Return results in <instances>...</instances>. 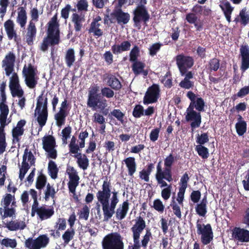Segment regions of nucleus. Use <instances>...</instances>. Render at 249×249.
<instances>
[{"mask_svg":"<svg viewBox=\"0 0 249 249\" xmlns=\"http://www.w3.org/2000/svg\"><path fill=\"white\" fill-rule=\"evenodd\" d=\"M191 102L186 109L185 120L187 122H192L190 124L192 131L200 126L201 123L200 112L204 110L205 102L201 97H196V94L189 91L186 95Z\"/></svg>","mask_w":249,"mask_h":249,"instance_id":"1","label":"nucleus"},{"mask_svg":"<svg viewBox=\"0 0 249 249\" xmlns=\"http://www.w3.org/2000/svg\"><path fill=\"white\" fill-rule=\"evenodd\" d=\"M47 24V36L43 38L40 46V50L43 52L47 51L49 45L54 46L60 42L59 24L56 14L52 18Z\"/></svg>","mask_w":249,"mask_h":249,"instance_id":"2","label":"nucleus"},{"mask_svg":"<svg viewBox=\"0 0 249 249\" xmlns=\"http://www.w3.org/2000/svg\"><path fill=\"white\" fill-rule=\"evenodd\" d=\"M99 87L97 85L92 86L89 89L88 93L87 106L89 107L95 108L96 107L104 109L107 107V101L102 98L101 94L98 93Z\"/></svg>","mask_w":249,"mask_h":249,"instance_id":"3","label":"nucleus"},{"mask_svg":"<svg viewBox=\"0 0 249 249\" xmlns=\"http://www.w3.org/2000/svg\"><path fill=\"white\" fill-rule=\"evenodd\" d=\"M37 69L31 63L25 64L22 71V74L24 78L25 83L31 89L35 88L38 83Z\"/></svg>","mask_w":249,"mask_h":249,"instance_id":"4","label":"nucleus"},{"mask_svg":"<svg viewBox=\"0 0 249 249\" xmlns=\"http://www.w3.org/2000/svg\"><path fill=\"white\" fill-rule=\"evenodd\" d=\"M103 249H124V244L120 234L117 232L109 233L102 241Z\"/></svg>","mask_w":249,"mask_h":249,"instance_id":"5","label":"nucleus"},{"mask_svg":"<svg viewBox=\"0 0 249 249\" xmlns=\"http://www.w3.org/2000/svg\"><path fill=\"white\" fill-rule=\"evenodd\" d=\"M112 192L111 183L110 181H108L107 179H106L103 182L101 189L99 190L96 193L97 199L102 205L103 212L105 211V208L107 205L108 202H109Z\"/></svg>","mask_w":249,"mask_h":249,"instance_id":"6","label":"nucleus"},{"mask_svg":"<svg viewBox=\"0 0 249 249\" xmlns=\"http://www.w3.org/2000/svg\"><path fill=\"white\" fill-rule=\"evenodd\" d=\"M197 233L200 235V240L203 245L210 244L213 240V233L210 224H201L197 220L196 224Z\"/></svg>","mask_w":249,"mask_h":249,"instance_id":"7","label":"nucleus"},{"mask_svg":"<svg viewBox=\"0 0 249 249\" xmlns=\"http://www.w3.org/2000/svg\"><path fill=\"white\" fill-rule=\"evenodd\" d=\"M145 227L146 223L143 218L141 216L137 217L135 220V224L131 228L134 242L132 249H140L142 246L140 243V237Z\"/></svg>","mask_w":249,"mask_h":249,"instance_id":"8","label":"nucleus"},{"mask_svg":"<svg viewBox=\"0 0 249 249\" xmlns=\"http://www.w3.org/2000/svg\"><path fill=\"white\" fill-rule=\"evenodd\" d=\"M50 242L46 234L39 235L36 239L29 237L25 241V246L28 249H40L46 247Z\"/></svg>","mask_w":249,"mask_h":249,"instance_id":"9","label":"nucleus"},{"mask_svg":"<svg viewBox=\"0 0 249 249\" xmlns=\"http://www.w3.org/2000/svg\"><path fill=\"white\" fill-rule=\"evenodd\" d=\"M133 21L136 26L141 22L146 23L150 19V16L145 5L137 6L133 11Z\"/></svg>","mask_w":249,"mask_h":249,"instance_id":"10","label":"nucleus"},{"mask_svg":"<svg viewBox=\"0 0 249 249\" xmlns=\"http://www.w3.org/2000/svg\"><path fill=\"white\" fill-rule=\"evenodd\" d=\"M176 60L178 67L182 76L185 75L188 69H190L194 64L192 57L183 54L177 55Z\"/></svg>","mask_w":249,"mask_h":249,"instance_id":"11","label":"nucleus"},{"mask_svg":"<svg viewBox=\"0 0 249 249\" xmlns=\"http://www.w3.org/2000/svg\"><path fill=\"white\" fill-rule=\"evenodd\" d=\"M160 96V89L159 85L153 84L146 91L143 99L144 105L156 103Z\"/></svg>","mask_w":249,"mask_h":249,"instance_id":"12","label":"nucleus"},{"mask_svg":"<svg viewBox=\"0 0 249 249\" xmlns=\"http://www.w3.org/2000/svg\"><path fill=\"white\" fill-rule=\"evenodd\" d=\"M9 89L13 97H22L24 95V91L19 84L18 76L16 72H13L10 79Z\"/></svg>","mask_w":249,"mask_h":249,"instance_id":"13","label":"nucleus"},{"mask_svg":"<svg viewBox=\"0 0 249 249\" xmlns=\"http://www.w3.org/2000/svg\"><path fill=\"white\" fill-rule=\"evenodd\" d=\"M157 171L155 174L156 179L158 184L160 185V187H168L169 185L165 181L169 182L173 180L172 174L163 173L161 171V161H160L156 167Z\"/></svg>","mask_w":249,"mask_h":249,"instance_id":"14","label":"nucleus"},{"mask_svg":"<svg viewBox=\"0 0 249 249\" xmlns=\"http://www.w3.org/2000/svg\"><path fill=\"white\" fill-rule=\"evenodd\" d=\"M112 194L110 203L109 204V202H108L105 208V211L103 213L104 221H107L112 217L115 213V209L119 201L118 197V192L114 191L112 192Z\"/></svg>","mask_w":249,"mask_h":249,"instance_id":"15","label":"nucleus"},{"mask_svg":"<svg viewBox=\"0 0 249 249\" xmlns=\"http://www.w3.org/2000/svg\"><path fill=\"white\" fill-rule=\"evenodd\" d=\"M111 18L109 20L113 22L112 19H116L117 22L120 25L126 24L129 21L130 16L127 12H124L122 8H115L110 14Z\"/></svg>","mask_w":249,"mask_h":249,"instance_id":"16","label":"nucleus"},{"mask_svg":"<svg viewBox=\"0 0 249 249\" xmlns=\"http://www.w3.org/2000/svg\"><path fill=\"white\" fill-rule=\"evenodd\" d=\"M16 58V55L13 52H9L2 61V67L7 76H9L14 71Z\"/></svg>","mask_w":249,"mask_h":249,"instance_id":"17","label":"nucleus"},{"mask_svg":"<svg viewBox=\"0 0 249 249\" xmlns=\"http://www.w3.org/2000/svg\"><path fill=\"white\" fill-rule=\"evenodd\" d=\"M4 27L8 39H13L17 43L20 41V38L18 36L15 29V24L12 20H6L4 23Z\"/></svg>","mask_w":249,"mask_h":249,"instance_id":"18","label":"nucleus"},{"mask_svg":"<svg viewBox=\"0 0 249 249\" xmlns=\"http://www.w3.org/2000/svg\"><path fill=\"white\" fill-rule=\"evenodd\" d=\"M232 237L236 241L240 242H249V231L240 227H235L232 232Z\"/></svg>","mask_w":249,"mask_h":249,"instance_id":"19","label":"nucleus"},{"mask_svg":"<svg viewBox=\"0 0 249 249\" xmlns=\"http://www.w3.org/2000/svg\"><path fill=\"white\" fill-rule=\"evenodd\" d=\"M241 58L240 70L243 72L249 68V47L248 45H242L240 48Z\"/></svg>","mask_w":249,"mask_h":249,"instance_id":"20","label":"nucleus"},{"mask_svg":"<svg viewBox=\"0 0 249 249\" xmlns=\"http://www.w3.org/2000/svg\"><path fill=\"white\" fill-rule=\"evenodd\" d=\"M103 80L111 89L116 91H119L122 88L120 81L113 74L106 73L104 75Z\"/></svg>","mask_w":249,"mask_h":249,"instance_id":"21","label":"nucleus"},{"mask_svg":"<svg viewBox=\"0 0 249 249\" xmlns=\"http://www.w3.org/2000/svg\"><path fill=\"white\" fill-rule=\"evenodd\" d=\"M132 63L131 65L132 70L135 75H138L142 74L144 76H147L148 74L147 70H144L145 64L144 62L136 60L131 62Z\"/></svg>","mask_w":249,"mask_h":249,"instance_id":"22","label":"nucleus"},{"mask_svg":"<svg viewBox=\"0 0 249 249\" xmlns=\"http://www.w3.org/2000/svg\"><path fill=\"white\" fill-rule=\"evenodd\" d=\"M27 32L26 35V42L29 45L33 44L36 34V28L34 22L30 21L27 29Z\"/></svg>","mask_w":249,"mask_h":249,"instance_id":"23","label":"nucleus"},{"mask_svg":"<svg viewBox=\"0 0 249 249\" xmlns=\"http://www.w3.org/2000/svg\"><path fill=\"white\" fill-rule=\"evenodd\" d=\"M54 214L53 208H48L45 205L39 207L38 209L37 215L41 220H44L50 218Z\"/></svg>","mask_w":249,"mask_h":249,"instance_id":"24","label":"nucleus"},{"mask_svg":"<svg viewBox=\"0 0 249 249\" xmlns=\"http://www.w3.org/2000/svg\"><path fill=\"white\" fill-rule=\"evenodd\" d=\"M131 43L128 40L124 41L120 44H114L111 47V51L114 54H118L122 52L128 51L131 47Z\"/></svg>","mask_w":249,"mask_h":249,"instance_id":"25","label":"nucleus"},{"mask_svg":"<svg viewBox=\"0 0 249 249\" xmlns=\"http://www.w3.org/2000/svg\"><path fill=\"white\" fill-rule=\"evenodd\" d=\"M85 18L84 16L79 15L77 13H73L71 16V22L73 24L74 28L76 32L81 31L83 27V23L85 22Z\"/></svg>","mask_w":249,"mask_h":249,"instance_id":"26","label":"nucleus"},{"mask_svg":"<svg viewBox=\"0 0 249 249\" xmlns=\"http://www.w3.org/2000/svg\"><path fill=\"white\" fill-rule=\"evenodd\" d=\"M66 172L69 178L68 185L79 183L80 177L78 175L77 172L73 166H68Z\"/></svg>","mask_w":249,"mask_h":249,"instance_id":"27","label":"nucleus"},{"mask_svg":"<svg viewBox=\"0 0 249 249\" xmlns=\"http://www.w3.org/2000/svg\"><path fill=\"white\" fill-rule=\"evenodd\" d=\"M9 108L5 104H0V126L5 127L9 122L7 123V118L9 113Z\"/></svg>","mask_w":249,"mask_h":249,"instance_id":"28","label":"nucleus"},{"mask_svg":"<svg viewBox=\"0 0 249 249\" xmlns=\"http://www.w3.org/2000/svg\"><path fill=\"white\" fill-rule=\"evenodd\" d=\"M5 227L10 231H15L19 229L23 230L26 227V224L21 220H11L5 224Z\"/></svg>","mask_w":249,"mask_h":249,"instance_id":"29","label":"nucleus"},{"mask_svg":"<svg viewBox=\"0 0 249 249\" xmlns=\"http://www.w3.org/2000/svg\"><path fill=\"white\" fill-rule=\"evenodd\" d=\"M175 157L173 154H170L164 160V168H161V171L165 173L172 174V167L175 162Z\"/></svg>","mask_w":249,"mask_h":249,"instance_id":"30","label":"nucleus"},{"mask_svg":"<svg viewBox=\"0 0 249 249\" xmlns=\"http://www.w3.org/2000/svg\"><path fill=\"white\" fill-rule=\"evenodd\" d=\"M129 210V202L128 200L123 202L121 208H119L116 211V217L119 220L124 219Z\"/></svg>","mask_w":249,"mask_h":249,"instance_id":"31","label":"nucleus"},{"mask_svg":"<svg viewBox=\"0 0 249 249\" xmlns=\"http://www.w3.org/2000/svg\"><path fill=\"white\" fill-rule=\"evenodd\" d=\"M239 17L240 19L236 18L234 19V21L236 23L239 22L243 26H246L249 23V10L246 7L240 10Z\"/></svg>","mask_w":249,"mask_h":249,"instance_id":"32","label":"nucleus"},{"mask_svg":"<svg viewBox=\"0 0 249 249\" xmlns=\"http://www.w3.org/2000/svg\"><path fill=\"white\" fill-rule=\"evenodd\" d=\"M123 162L125 163L127 168L128 175L133 176L136 171L137 167L135 159L134 157H129L124 160Z\"/></svg>","mask_w":249,"mask_h":249,"instance_id":"33","label":"nucleus"},{"mask_svg":"<svg viewBox=\"0 0 249 249\" xmlns=\"http://www.w3.org/2000/svg\"><path fill=\"white\" fill-rule=\"evenodd\" d=\"M43 148L47 150L49 149L55 148L56 146L55 139L52 135L45 136L42 138Z\"/></svg>","mask_w":249,"mask_h":249,"instance_id":"34","label":"nucleus"},{"mask_svg":"<svg viewBox=\"0 0 249 249\" xmlns=\"http://www.w3.org/2000/svg\"><path fill=\"white\" fill-rule=\"evenodd\" d=\"M0 215L2 220L7 217H15L16 210V209L9 207V206L0 208Z\"/></svg>","mask_w":249,"mask_h":249,"instance_id":"35","label":"nucleus"},{"mask_svg":"<svg viewBox=\"0 0 249 249\" xmlns=\"http://www.w3.org/2000/svg\"><path fill=\"white\" fill-rule=\"evenodd\" d=\"M77 159V163L78 166L83 170H86L89 165V160L85 154L82 156L81 153L74 156Z\"/></svg>","mask_w":249,"mask_h":249,"instance_id":"36","label":"nucleus"},{"mask_svg":"<svg viewBox=\"0 0 249 249\" xmlns=\"http://www.w3.org/2000/svg\"><path fill=\"white\" fill-rule=\"evenodd\" d=\"M154 168V163H150L146 166V169H143L139 172L140 178L145 182H149V176Z\"/></svg>","mask_w":249,"mask_h":249,"instance_id":"37","label":"nucleus"},{"mask_svg":"<svg viewBox=\"0 0 249 249\" xmlns=\"http://www.w3.org/2000/svg\"><path fill=\"white\" fill-rule=\"evenodd\" d=\"M36 112L38 114L37 118V122L38 123L40 128L39 129V131L42 130V127L44 126L46 123L48 117V110L40 109L38 110H35Z\"/></svg>","mask_w":249,"mask_h":249,"instance_id":"38","label":"nucleus"},{"mask_svg":"<svg viewBox=\"0 0 249 249\" xmlns=\"http://www.w3.org/2000/svg\"><path fill=\"white\" fill-rule=\"evenodd\" d=\"M18 9H19V11L18 12L17 21L19 24L21 28H24L27 18L26 12L23 7H19Z\"/></svg>","mask_w":249,"mask_h":249,"instance_id":"39","label":"nucleus"},{"mask_svg":"<svg viewBox=\"0 0 249 249\" xmlns=\"http://www.w3.org/2000/svg\"><path fill=\"white\" fill-rule=\"evenodd\" d=\"M22 158V162L21 164H29L27 161V160L29 162L30 165L31 166L33 165H34L36 161V158L33 155L32 152L31 151H29L28 148H26L24 150Z\"/></svg>","mask_w":249,"mask_h":249,"instance_id":"40","label":"nucleus"},{"mask_svg":"<svg viewBox=\"0 0 249 249\" xmlns=\"http://www.w3.org/2000/svg\"><path fill=\"white\" fill-rule=\"evenodd\" d=\"M65 61L68 68H70L75 61L74 51L73 49H69L66 53Z\"/></svg>","mask_w":249,"mask_h":249,"instance_id":"41","label":"nucleus"},{"mask_svg":"<svg viewBox=\"0 0 249 249\" xmlns=\"http://www.w3.org/2000/svg\"><path fill=\"white\" fill-rule=\"evenodd\" d=\"M68 111H65L63 109H60L59 111L55 114L54 118L56 121V125L58 126H61L64 124L66 118L68 116Z\"/></svg>","mask_w":249,"mask_h":249,"instance_id":"42","label":"nucleus"},{"mask_svg":"<svg viewBox=\"0 0 249 249\" xmlns=\"http://www.w3.org/2000/svg\"><path fill=\"white\" fill-rule=\"evenodd\" d=\"M48 173L52 179H55L57 178L58 168L55 162L53 160H50L48 167Z\"/></svg>","mask_w":249,"mask_h":249,"instance_id":"43","label":"nucleus"},{"mask_svg":"<svg viewBox=\"0 0 249 249\" xmlns=\"http://www.w3.org/2000/svg\"><path fill=\"white\" fill-rule=\"evenodd\" d=\"M100 25V23L91 22L89 29V33H92L93 35L96 38H98L102 36L103 35V32L101 29L99 28Z\"/></svg>","mask_w":249,"mask_h":249,"instance_id":"44","label":"nucleus"},{"mask_svg":"<svg viewBox=\"0 0 249 249\" xmlns=\"http://www.w3.org/2000/svg\"><path fill=\"white\" fill-rule=\"evenodd\" d=\"M47 183L46 177L43 174L40 173L36 178V187L37 189L39 190V195H40L41 193V190L45 186Z\"/></svg>","mask_w":249,"mask_h":249,"instance_id":"45","label":"nucleus"},{"mask_svg":"<svg viewBox=\"0 0 249 249\" xmlns=\"http://www.w3.org/2000/svg\"><path fill=\"white\" fill-rule=\"evenodd\" d=\"M221 7L224 12L227 20L229 22H230L231 21V14L233 10V8L231 7L230 3L228 1L224 3L222 6H221Z\"/></svg>","mask_w":249,"mask_h":249,"instance_id":"46","label":"nucleus"},{"mask_svg":"<svg viewBox=\"0 0 249 249\" xmlns=\"http://www.w3.org/2000/svg\"><path fill=\"white\" fill-rule=\"evenodd\" d=\"M4 128L5 127L0 126V154L5 151L6 147Z\"/></svg>","mask_w":249,"mask_h":249,"instance_id":"47","label":"nucleus"},{"mask_svg":"<svg viewBox=\"0 0 249 249\" xmlns=\"http://www.w3.org/2000/svg\"><path fill=\"white\" fill-rule=\"evenodd\" d=\"M140 56V50L138 46L134 45L129 53V61H135L138 60V57Z\"/></svg>","mask_w":249,"mask_h":249,"instance_id":"48","label":"nucleus"},{"mask_svg":"<svg viewBox=\"0 0 249 249\" xmlns=\"http://www.w3.org/2000/svg\"><path fill=\"white\" fill-rule=\"evenodd\" d=\"M195 149L198 155L203 159H206L209 157V150L207 147L201 145H197L196 146Z\"/></svg>","mask_w":249,"mask_h":249,"instance_id":"49","label":"nucleus"},{"mask_svg":"<svg viewBox=\"0 0 249 249\" xmlns=\"http://www.w3.org/2000/svg\"><path fill=\"white\" fill-rule=\"evenodd\" d=\"M1 245L6 248H15L17 246V242L15 239L5 238L0 242Z\"/></svg>","mask_w":249,"mask_h":249,"instance_id":"50","label":"nucleus"},{"mask_svg":"<svg viewBox=\"0 0 249 249\" xmlns=\"http://www.w3.org/2000/svg\"><path fill=\"white\" fill-rule=\"evenodd\" d=\"M55 194L56 192L54 188L48 183L47 185L46 189L45 190V200L46 201H48L50 197L53 198L55 196Z\"/></svg>","mask_w":249,"mask_h":249,"instance_id":"51","label":"nucleus"},{"mask_svg":"<svg viewBox=\"0 0 249 249\" xmlns=\"http://www.w3.org/2000/svg\"><path fill=\"white\" fill-rule=\"evenodd\" d=\"M113 89H111L109 87H105L102 88L101 89V95L102 98L106 97L107 99L112 98L115 93Z\"/></svg>","mask_w":249,"mask_h":249,"instance_id":"52","label":"nucleus"},{"mask_svg":"<svg viewBox=\"0 0 249 249\" xmlns=\"http://www.w3.org/2000/svg\"><path fill=\"white\" fill-rule=\"evenodd\" d=\"M74 234L75 231L73 228L68 229L65 231L64 233L62 235V239L66 245L68 244L70 241L73 239Z\"/></svg>","mask_w":249,"mask_h":249,"instance_id":"53","label":"nucleus"},{"mask_svg":"<svg viewBox=\"0 0 249 249\" xmlns=\"http://www.w3.org/2000/svg\"><path fill=\"white\" fill-rule=\"evenodd\" d=\"M152 238V235L150 230L147 228L146 230L145 234L142 236V239L141 240V246L144 249L147 248L148 244Z\"/></svg>","mask_w":249,"mask_h":249,"instance_id":"54","label":"nucleus"},{"mask_svg":"<svg viewBox=\"0 0 249 249\" xmlns=\"http://www.w3.org/2000/svg\"><path fill=\"white\" fill-rule=\"evenodd\" d=\"M247 123L246 121L237 122L235 124V128L239 136L243 135L247 131Z\"/></svg>","mask_w":249,"mask_h":249,"instance_id":"55","label":"nucleus"},{"mask_svg":"<svg viewBox=\"0 0 249 249\" xmlns=\"http://www.w3.org/2000/svg\"><path fill=\"white\" fill-rule=\"evenodd\" d=\"M220 67V60L216 58H213L211 59L208 63V68L210 71H217Z\"/></svg>","mask_w":249,"mask_h":249,"instance_id":"56","label":"nucleus"},{"mask_svg":"<svg viewBox=\"0 0 249 249\" xmlns=\"http://www.w3.org/2000/svg\"><path fill=\"white\" fill-rule=\"evenodd\" d=\"M132 115L136 118H139L144 115V108L142 106L138 104L134 107Z\"/></svg>","mask_w":249,"mask_h":249,"instance_id":"57","label":"nucleus"},{"mask_svg":"<svg viewBox=\"0 0 249 249\" xmlns=\"http://www.w3.org/2000/svg\"><path fill=\"white\" fill-rule=\"evenodd\" d=\"M14 199V195L11 194H6L1 200V205L4 207L9 206L12 201Z\"/></svg>","mask_w":249,"mask_h":249,"instance_id":"58","label":"nucleus"},{"mask_svg":"<svg viewBox=\"0 0 249 249\" xmlns=\"http://www.w3.org/2000/svg\"><path fill=\"white\" fill-rule=\"evenodd\" d=\"M162 46V44L160 42L153 44L148 49L149 55L151 56L156 55Z\"/></svg>","mask_w":249,"mask_h":249,"instance_id":"59","label":"nucleus"},{"mask_svg":"<svg viewBox=\"0 0 249 249\" xmlns=\"http://www.w3.org/2000/svg\"><path fill=\"white\" fill-rule=\"evenodd\" d=\"M24 131V129L18 128L16 127H14L12 131L13 142L16 141L17 142H18L19 141V137L23 134Z\"/></svg>","mask_w":249,"mask_h":249,"instance_id":"60","label":"nucleus"},{"mask_svg":"<svg viewBox=\"0 0 249 249\" xmlns=\"http://www.w3.org/2000/svg\"><path fill=\"white\" fill-rule=\"evenodd\" d=\"M110 113L111 115L115 117L117 120L120 122L122 124L124 123V118L125 115L124 113H123L120 109H114Z\"/></svg>","mask_w":249,"mask_h":249,"instance_id":"61","label":"nucleus"},{"mask_svg":"<svg viewBox=\"0 0 249 249\" xmlns=\"http://www.w3.org/2000/svg\"><path fill=\"white\" fill-rule=\"evenodd\" d=\"M170 206L172 208L174 214L176 215L177 217L180 218L181 217L180 208L175 202L174 198L171 203Z\"/></svg>","mask_w":249,"mask_h":249,"instance_id":"62","label":"nucleus"},{"mask_svg":"<svg viewBox=\"0 0 249 249\" xmlns=\"http://www.w3.org/2000/svg\"><path fill=\"white\" fill-rule=\"evenodd\" d=\"M89 137V133L87 130L83 131V130L80 132L78 138L80 140L79 144L81 148H83L85 145V139Z\"/></svg>","mask_w":249,"mask_h":249,"instance_id":"63","label":"nucleus"},{"mask_svg":"<svg viewBox=\"0 0 249 249\" xmlns=\"http://www.w3.org/2000/svg\"><path fill=\"white\" fill-rule=\"evenodd\" d=\"M172 185L169 184L168 187H166L161 190V195L164 200L168 199L171 194Z\"/></svg>","mask_w":249,"mask_h":249,"instance_id":"64","label":"nucleus"}]
</instances>
